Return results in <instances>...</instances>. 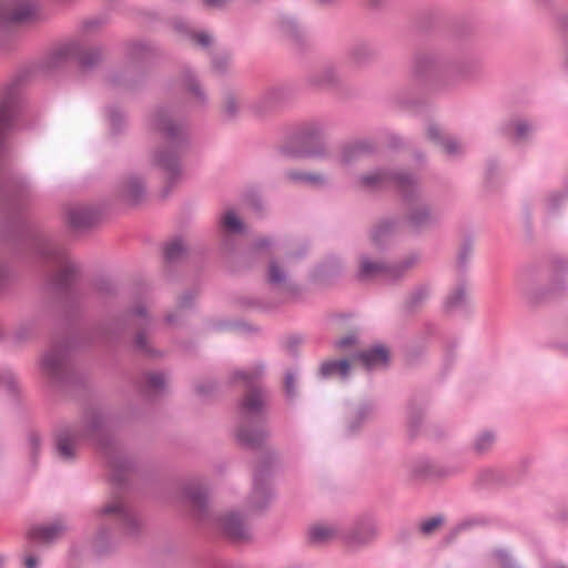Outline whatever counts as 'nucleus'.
I'll list each match as a JSON object with an SVG mask.
<instances>
[{
	"instance_id": "1",
	"label": "nucleus",
	"mask_w": 568,
	"mask_h": 568,
	"mask_svg": "<svg viewBox=\"0 0 568 568\" xmlns=\"http://www.w3.org/2000/svg\"><path fill=\"white\" fill-rule=\"evenodd\" d=\"M219 528L232 539H244L247 537V529L242 518L236 514H227L219 518Z\"/></svg>"
},
{
	"instance_id": "2",
	"label": "nucleus",
	"mask_w": 568,
	"mask_h": 568,
	"mask_svg": "<svg viewBox=\"0 0 568 568\" xmlns=\"http://www.w3.org/2000/svg\"><path fill=\"white\" fill-rule=\"evenodd\" d=\"M64 530L65 526L61 523H54L49 526H39L30 529L29 538L38 544H47L59 538Z\"/></svg>"
},
{
	"instance_id": "3",
	"label": "nucleus",
	"mask_w": 568,
	"mask_h": 568,
	"mask_svg": "<svg viewBox=\"0 0 568 568\" xmlns=\"http://www.w3.org/2000/svg\"><path fill=\"white\" fill-rule=\"evenodd\" d=\"M378 534L374 524H365L356 528L346 537V545L351 548H357L372 541Z\"/></svg>"
},
{
	"instance_id": "4",
	"label": "nucleus",
	"mask_w": 568,
	"mask_h": 568,
	"mask_svg": "<svg viewBox=\"0 0 568 568\" xmlns=\"http://www.w3.org/2000/svg\"><path fill=\"white\" fill-rule=\"evenodd\" d=\"M357 357L366 368H376L386 365L388 361V351L378 346L361 353Z\"/></svg>"
},
{
	"instance_id": "5",
	"label": "nucleus",
	"mask_w": 568,
	"mask_h": 568,
	"mask_svg": "<svg viewBox=\"0 0 568 568\" xmlns=\"http://www.w3.org/2000/svg\"><path fill=\"white\" fill-rule=\"evenodd\" d=\"M338 536V530L327 524H317L310 528L308 537L314 544H325L334 540Z\"/></svg>"
},
{
	"instance_id": "6",
	"label": "nucleus",
	"mask_w": 568,
	"mask_h": 568,
	"mask_svg": "<svg viewBox=\"0 0 568 568\" xmlns=\"http://www.w3.org/2000/svg\"><path fill=\"white\" fill-rule=\"evenodd\" d=\"M102 515L115 516L116 520L124 525L134 524L132 515L124 508L122 501L118 498L109 501L101 510Z\"/></svg>"
},
{
	"instance_id": "7",
	"label": "nucleus",
	"mask_w": 568,
	"mask_h": 568,
	"mask_svg": "<svg viewBox=\"0 0 568 568\" xmlns=\"http://www.w3.org/2000/svg\"><path fill=\"white\" fill-rule=\"evenodd\" d=\"M143 194L144 186L138 178L126 179L121 186V196L129 203H136Z\"/></svg>"
},
{
	"instance_id": "8",
	"label": "nucleus",
	"mask_w": 568,
	"mask_h": 568,
	"mask_svg": "<svg viewBox=\"0 0 568 568\" xmlns=\"http://www.w3.org/2000/svg\"><path fill=\"white\" fill-rule=\"evenodd\" d=\"M351 367V363L347 359L341 361H327L322 364L321 373L323 376L338 375L346 377Z\"/></svg>"
},
{
	"instance_id": "9",
	"label": "nucleus",
	"mask_w": 568,
	"mask_h": 568,
	"mask_svg": "<svg viewBox=\"0 0 568 568\" xmlns=\"http://www.w3.org/2000/svg\"><path fill=\"white\" fill-rule=\"evenodd\" d=\"M63 355L60 351H51L42 358V368L48 375H57L62 366Z\"/></svg>"
},
{
	"instance_id": "10",
	"label": "nucleus",
	"mask_w": 568,
	"mask_h": 568,
	"mask_svg": "<svg viewBox=\"0 0 568 568\" xmlns=\"http://www.w3.org/2000/svg\"><path fill=\"white\" fill-rule=\"evenodd\" d=\"M362 275L365 277H372L378 274H385L387 276H397V270L395 267L385 266L379 263H372L364 261L361 266Z\"/></svg>"
},
{
	"instance_id": "11",
	"label": "nucleus",
	"mask_w": 568,
	"mask_h": 568,
	"mask_svg": "<svg viewBox=\"0 0 568 568\" xmlns=\"http://www.w3.org/2000/svg\"><path fill=\"white\" fill-rule=\"evenodd\" d=\"M263 404H264V399H263L261 390L253 389L245 396V398L243 400L242 408H243V412L247 415L254 414V413L260 412Z\"/></svg>"
},
{
	"instance_id": "12",
	"label": "nucleus",
	"mask_w": 568,
	"mask_h": 568,
	"mask_svg": "<svg viewBox=\"0 0 568 568\" xmlns=\"http://www.w3.org/2000/svg\"><path fill=\"white\" fill-rule=\"evenodd\" d=\"M59 455L64 459H71L74 454V436L60 435L57 439Z\"/></svg>"
},
{
	"instance_id": "13",
	"label": "nucleus",
	"mask_w": 568,
	"mask_h": 568,
	"mask_svg": "<svg viewBox=\"0 0 568 568\" xmlns=\"http://www.w3.org/2000/svg\"><path fill=\"white\" fill-rule=\"evenodd\" d=\"M223 227L232 233H239L243 230V223L233 211L225 212L222 219Z\"/></svg>"
},
{
	"instance_id": "14",
	"label": "nucleus",
	"mask_w": 568,
	"mask_h": 568,
	"mask_svg": "<svg viewBox=\"0 0 568 568\" xmlns=\"http://www.w3.org/2000/svg\"><path fill=\"white\" fill-rule=\"evenodd\" d=\"M12 98L4 97L0 101V134L11 119Z\"/></svg>"
},
{
	"instance_id": "15",
	"label": "nucleus",
	"mask_w": 568,
	"mask_h": 568,
	"mask_svg": "<svg viewBox=\"0 0 568 568\" xmlns=\"http://www.w3.org/2000/svg\"><path fill=\"white\" fill-rule=\"evenodd\" d=\"M495 442V436L489 433V432H485V433H481L477 438H476V442H475V448L478 450V452H485L487 450L489 447H491V445L494 444Z\"/></svg>"
},
{
	"instance_id": "16",
	"label": "nucleus",
	"mask_w": 568,
	"mask_h": 568,
	"mask_svg": "<svg viewBox=\"0 0 568 568\" xmlns=\"http://www.w3.org/2000/svg\"><path fill=\"white\" fill-rule=\"evenodd\" d=\"M184 250V246L181 241H173L170 244H168L165 248V256L169 260H173L178 257Z\"/></svg>"
},
{
	"instance_id": "17",
	"label": "nucleus",
	"mask_w": 568,
	"mask_h": 568,
	"mask_svg": "<svg viewBox=\"0 0 568 568\" xmlns=\"http://www.w3.org/2000/svg\"><path fill=\"white\" fill-rule=\"evenodd\" d=\"M284 280V274L280 271L275 263H271L268 267V281L274 284H280Z\"/></svg>"
},
{
	"instance_id": "18",
	"label": "nucleus",
	"mask_w": 568,
	"mask_h": 568,
	"mask_svg": "<svg viewBox=\"0 0 568 568\" xmlns=\"http://www.w3.org/2000/svg\"><path fill=\"white\" fill-rule=\"evenodd\" d=\"M442 524L440 518H432L422 524V531L425 534H432Z\"/></svg>"
},
{
	"instance_id": "19",
	"label": "nucleus",
	"mask_w": 568,
	"mask_h": 568,
	"mask_svg": "<svg viewBox=\"0 0 568 568\" xmlns=\"http://www.w3.org/2000/svg\"><path fill=\"white\" fill-rule=\"evenodd\" d=\"M261 374V368H256L254 372H236L235 376L241 378L248 384H252L255 378H257Z\"/></svg>"
},
{
	"instance_id": "20",
	"label": "nucleus",
	"mask_w": 568,
	"mask_h": 568,
	"mask_svg": "<svg viewBox=\"0 0 568 568\" xmlns=\"http://www.w3.org/2000/svg\"><path fill=\"white\" fill-rule=\"evenodd\" d=\"M101 54L99 51H88L82 54L81 63L84 65H92L95 61L100 59Z\"/></svg>"
},
{
	"instance_id": "21",
	"label": "nucleus",
	"mask_w": 568,
	"mask_h": 568,
	"mask_svg": "<svg viewBox=\"0 0 568 568\" xmlns=\"http://www.w3.org/2000/svg\"><path fill=\"white\" fill-rule=\"evenodd\" d=\"M292 179L294 180H304L308 183H312V184H317L320 182L323 181V179L320 176V175H316V174H295L293 173L292 174Z\"/></svg>"
},
{
	"instance_id": "22",
	"label": "nucleus",
	"mask_w": 568,
	"mask_h": 568,
	"mask_svg": "<svg viewBox=\"0 0 568 568\" xmlns=\"http://www.w3.org/2000/svg\"><path fill=\"white\" fill-rule=\"evenodd\" d=\"M443 148L447 153L454 154L460 150V144L454 139H446L443 142Z\"/></svg>"
},
{
	"instance_id": "23",
	"label": "nucleus",
	"mask_w": 568,
	"mask_h": 568,
	"mask_svg": "<svg viewBox=\"0 0 568 568\" xmlns=\"http://www.w3.org/2000/svg\"><path fill=\"white\" fill-rule=\"evenodd\" d=\"M149 386L153 389H159L164 385V377L161 374H152L148 379Z\"/></svg>"
},
{
	"instance_id": "24",
	"label": "nucleus",
	"mask_w": 568,
	"mask_h": 568,
	"mask_svg": "<svg viewBox=\"0 0 568 568\" xmlns=\"http://www.w3.org/2000/svg\"><path fill=\"white\" fill-rule=\"evenodd\" d=\"M237 437L241 442L243 443H246V444H255L258 442V439L261 438V435H250L247 434L245 430L243 429H240L239 430V434H237Z\"/></svg>"
},
{
	"instance_id": "25",
	"label": "nucleus",
	"mask_w": 568,
	"mask_h": 568,
	"mask_svg": "<svg viewBox=\"0 0 568 568\" xmlns=\"http://www.w3.org/2000/svg\"><path fill=\"white\" fill-rule=\"evenodd\" d=\"M383 174L379 172L366 175L363 178V183L368 186L376 185L379 181H382Z\"/></svg>"
},
{
	"instance_id": "26",
	"label": "nucleus",
	"mask_w": 568,
	"mask_h": 568,
	"mask_svg": "<svg viewBox=\"0 0 568 568\" xmlns=\"http://www.w3.org/2000/svg\"><path fill=\"white\" fill-rule=\"evenodd\" d=\"M464 295H465V292L463 290H457L455 293H453L448 297V300H447L448 305H450V306L457 305L458 303H460L463 301Z\"/></svg>"
},
{
	"instance_id": "27",
	"label": "nucleus",
	"mask_w": 568,
	"mask_h": 568,
	"mask_svg": "<svg viewBox=\"0 0 568 568\" xmlns=\"http://www.w3.org/2000/svg\"><path fill=\"white\" fill-rule=\"evenodd\" d=\"M515 131L517 138H524L528 131V125L523 121H518L515 123Z\"/></svg>"
},
{
	"instance_id": "28",
	"label": "nucleus",
	"mask_w": 568,
	"mask_h": 568,
	"mask_svg": "<svg viewBox=\"0 0 568 568\" xmlns=\"http://www.w3.org/2000/svg\"><path fill=\"white\" fill-rule=\"evenodd\" d=\"M159 163L166 169L168 171H175L176 170V162L171 159L161 158L159 160Z\"/></svg>"
},
{
	"instance_id": "29",
	"label": "nucleus",
	"mask_w": 568,
	"mask_h": 568,
	"mask_svg": "<svg viewBox=\"0 0 568 568\" xmlns=\"http://www.w3.org/2000/svg\"><path fill=\"white\" fill-rule=\"evenodd\" d=\"M196 43L206 47L211 43V37L206 33H199L194 37Z\"/></svg>"
},
{
	"instance_id": "30",
	"label": "nucleus",
	"mask_w": 568,
	"mask_h": 568,
	"mask_svg": "<svg viewBox=\"0 0 568 568\" xmlns=\"http://www.w3.org/2000/svg\"><path fill=\"white\" fill-rule=\"evenodd\" d=\"M354 343H355V336H354V335H348V336H346V337L342 338V339L338 342L337 346H338V348L343 349V348H345L346 346H348V345H351V344H354Z\"/></svg>"
},
{
	"instance_id": "31",
	"label": "nucleus",
	"mask_w": 568,
	"mask_h": 568,
	"mask_svg": "<svg viewBox=\"0 0 568 568\" xmlns=\"http://www.w3.org/2000/svg\"><path fill=\"white\" fill-rule=\"evenodd\" d=\"M389 230L388 225L378 226L373 233V240L378 241L381 234L387 233Z\"/></svg>"
},
{
	"instance_id": "32",
	"label": "nucleus",
	"mask_w": 568,
	"mask_h": 568,
	"mask_svg": "<svg viewBox=\"0 0 568 568\" xmlns=\"http://www.w3.org/2000/svg\"><path fill=\"white\" fill-rule=\"evenodd\" d=\"M37 565H38V561L32 556L27 557L26 560H24V567L26 568H36Z\"/></svg>"
},
{
	"instance_id": "33",
	"label": "nucleus",
	"mask_w": 568,
	"mask_h": 568,
	"mask_svg": "<svg viewBox=\"0 0 568 568\" xmlns=\"http://www.w3.org/2000/svg\"><path fill=\"white\" fill-rule=\"evenodd\" d=\"M229 0H205V3L209 7H222L224 6Z\"/></svg>"
},
{
	"instance_id": "34",
	"label": "nucleus",
	"mask_w": 568,
	"mask_h": 568,
	"mask_svg": "<svg viewBox=\"0 0 568 568\" xmlns=\"http://www.w3.org/2000/svg\"><path fill=\"white\" fill-rule=\"evenodd\" d=\"M158 125L159 129L163 131L171 132L173 130L170 121H161Z\"/></svg>"
},
{
	"instance_id": "35",
	"label": "nucleus",
	"mask_w": 568,
	"mask_h": 568,
	"mask_svg": "<svg viewBox=\"0 0 568 568\" xmlns=\"http://www.w3.org/2000/svg\"><path fill=\"white\" fill-rule=\"evenodd\" d=\"M285 388L287 390L288 394L292 393V388H293V375L288 374L286 376V379H285Z\"/></svg>"
},
{
	"instance_id": "36",
	"label": "nucleus",
	"mask_w": 568,
	"mask_h": 568,
	"mask_svg": "<svg viewBox=\"0 0 568 568\" xmlns=\"http://www.w3.org/2000/svg\"><path fill=\"white\" fill-rule=\"evenodd\" d=\"M428 135L430 139H437L439 138V130L436 126H430L428 129Z\"/></svg>"
},
{
	"instance_id": "37",
	"label": "nucleus",
	"mask_w": 568,
	"mask_h": 568,
	"mask_svg": "<svg viewBox=\"0 0 568 568\" xmlns=\"http://www.w3.org/2000/svg\"><path fill=\"white\" fill-rule=\"evenodd\" d=\"M28 16H29V12H24V13H17V14H14V16L12 17V19H14V20H19V21H20V20L26 19Z\"/></svg>"
},
{
	"instance_id": "38",
	"label": "nucleus",
	"mask_w": 568,
	"mask_h": 568,
	"mask_svg": "<svg viewBox=\"0 0 568 568\" xmlns=\"http://www.w3.org/2000/svg\"><path fill=\"white\" fill-rule=\"evenodd\" d=\"M260 498V497H264V491H262L260 488H255L254 489V494H253V498Z\"/></svg>"
},
{
	"instance_id": "39",
	"label": "nucleus",
	"mask_w": 568,
	"mask_h": 568,
	"mask_svg": "<svg viewBox=\"0 0 568 568\" xmlns=\"http://www.w3.org/2000/svg\"><path fill=\"white\" fill-rule=\"evenodd\" d=\"M70 222H71L74 226H80V225H81V223H80L78 220H75V217H73V216H71V217H70Z\"/></svg>"
},
{
	"instance_id": "40",
	"label": "nucleus",
	"mask_w": 568,
	"mask_h": 568,
	"mask_svg": "<svg viewBox=\"0 0 568 568\" xmlns=\"http://www.w3.org/2000/svg\"><path fill=\"white\" fill-rule=\"evenodd\" d=\"M352 150H345L344 151V161H347L348 160V152H351Z\"/></svg>"
}]
</instances>
